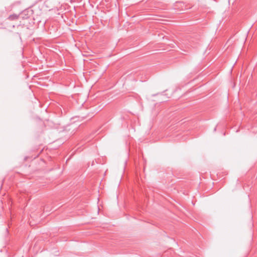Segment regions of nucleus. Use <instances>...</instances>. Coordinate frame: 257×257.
Segmentation results:
<instances>
[{
    "instance_id": "1",
    "label": "nucleus",
    "mask_w": 257,
    "mask_h": 257,
    "mask_svg": "<svg viewBox=\"0 0 257 257\" xmlns=\"http://www.w3.org/2000/svg\"><path fill=\"white\" fill-rule=\"evenodd\" d=\"M18 18V16L17 15H11L10 17H9V19L10 20H16Z\"/></svg>"
}]
</instances>
